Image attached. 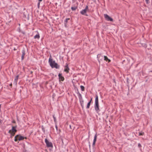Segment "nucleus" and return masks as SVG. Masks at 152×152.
<instances>
[{
    "label": "nucleus",
    "instance_id": "nucleus-24",
    "mask_svg": "<svg viewBox=\"0 0 152 152\" xmlns=\"http://www.w3.org/2000/svg\"><path fill=\"white\" fill-rule=\"evenodd\" d=\"M53 118L54 121L55 122V123H56V118L55 116V115H53Z\"/></svg>",
    "mask_w": 152,
    "mask_h": 152
},
{
    "label": "nucleus",
    "instance_id": "nucleus-15",
    "mask_svg": "<svg viewBox=\"0 0 152 152\" xmlns=\"http://www.w3.org/2000/svg\"><path fill=\"white\" fill-rule=\"evenodd\" d=\"M92 100V98H91L90 100V101L88 103L87 106H86V108L87 109H88L90 107V106L91 105V102Z\"/></svg>",
    "mask_w": 152,
    "mask_h": 152
},
{
    "label": "nucleus",
    "instance_id": "nucleus-30",
    "mask_svg": "<svg viewBox=\"0 0 152 152\" xmlns=\"http://www.w3.org/2000/svg\"><path fill=\"white\" fill-rule=\"evenodd\" d=\"M10 86L11 88L12 87V83L10 84Z\"/></svg>",
    "mask_w": 152,
    "mask_h": 152
},
{
    "label": "nucleus",
    "instance_id": "nucleus-19",
    "mask_svg": "<svg viewBox=\"0 0 152 152\" xmlns=\"http://www.w3.org/2000/svg\"><path fill=\"white\" fill-rule=\"evenodd\" d=\"M77 7V6L72 7H71V9L72 11H75L76 10Z\"/></svg>",
    "mask_w": 152,
    "mask_h": 152
},
{
    "label": "nucleus",
    "instance_id": "nucleus-26",
    "mask_svg": "<svg viewBox=\"0 0 152 152\" xmlns=\"http://www.w3.org/2000/svg\"><path fill=\"white\" fill-rule=\"evenodd\" d=\"M138 146L139 148L141 147V144L140 143H138Z\"/></svg>",
    "mask_w": 152,
    "mask_h": 152
},
{
    "label": "nucleus",
    "instance_id": "nucleus-12",
    "mask_svg": "<svg viewBox=\"0 0 152 152\" xmlns=\"http://www.w3.org/2000/svg\"><path fill=\"white\" fill-rule=\"evenodd\" d=\"M16 128V126H12V129L11 130H12V132L14 133H15L17 132V130Z\"/></svg>",
    "mask_w": 152,
    "mask_h": 152
},
{
    "label": "nucleus",
    "instance_id": "nucleus-1",
    "mask_svg": "<svg viewBox=\"0 0 152 152\" xmlns=\"http://www.w3.org/2000/svg\"><path fill=\"white\" fill-rule=\"evenodd\" d=\"M48 63L50 66L52 68H55L56 69H59L60 68V65L50 58H49V59Z\"/></svg>",
    "mask_w": 152,
    "mask_h": 152
},
{
    "label": "nucleus",
    "instance_id": "nucleus-2",
    "mask_svg": "<svg viewBox=\"0 0 152 152\" xmlns=\"http://www.w3.org/2000/svg\"><path fill=\"white\" fill-rule=\"evenodd\" d=\"M95 110L98 113L99 111V108L98 97L97 95H96L95 99V105H94Z\"/></svg>",
    "mask_w": 152,
    "mask_h": 152
},
{
    "label": "nucleus",
    "instance_id": "nucleus-11",
    "mask_svg": "<svg viewBox=\"0 0 152 152\" xmlns=\"http://www.w3.org/2000/svg\"><path fill=\"white\" fill-rule=\"evenodd\" d=\"M22 56H21V60H23L24 58V56L25 55V51L24 50H22Z\"/></svg>",
    "mask_w": 152,
    "mask_h": 152
},
{
    "label": "nucleus",
    "instance_id": "nucleus-22",
    "mask_svg": "<svg viewBox=\"0 0 152 152\" xmlns=\"http://www.w3.org/2000/svg\"><path fill=\"white\" fill-rule=\"evenodd\" d=\"M144 132H142V131H141V132H140L139 133V136H142L144 135Z\"/></svg>",
    "mask_w": 152,
    "mask_h": 152
},
{
    "label": "nucleus",
    "instance_id": "nucleus-5",
    "mask_svg": "<svg viewBox=\"0 0 152 152\" xmlns=\"http://www.w3.org/2000/svg\"><path fill=\"white\" fill-rule=\"evenodd\" d=\"M104 17L105 20L107 21H113V20L112 18L108 15L107 14H104Z\"/></svg>",
    "mask_w": 152,
    "mask_h": 152
},
{
    "label": "nucleus",
    "instance_id": "nucleus-33",
    "mask_svg": "<svg viewBox=\"0 0 152 152\" xmlns=\"http://www.w3.org/2000/svg\"><path fill=\"white\" fill-rule=\"evenodd\" d=\"M1 105L0 104V108H1Z\"/></svg>",
    "mask_w": 152,
    "mask_h": 152
},
{
    "label": "nucleus",
    "instance_id": "nucleus-10",
    "mask_svg": "<svg viewBox=\"0 0 152 152\" xmlns=\"http://www.w3.org/2000/svg\"><path fill=\"white\" fill-rule=\"evenodd\" d=\"M97 137V134H95V135H94V140H93V144H92V145L93 146H94L95 145V144L96 142V140Z\"/></svg>",
    "mask_w": 152,
    "mask_h": 152
},
{
    "label": "nucleus",
    "instance_id": "nucleus-18",
    "mask_svg": "<svg viewBox=\"0 0 152 152\" xmlns=\"http://www.w3.org/2000/svg\"><path fill=\"white\" fill-rule=\"evenodd\" d=\"M8 132L11 134V136H14L15 133L12 132L11 130H9Z\"/></svg>",
    "mask_w": 152,
    "mask_h": 152
},
{
    "label": "nucleus",
    "instance_id": "nucleus-25",
    "mask_svg": "<svg viewBox=\"0 0 152 152\" xmlns=\"http://www.w3.org/2000/svg\"><path fill=\"white\" fill-rule=\"evenodd\" d=\"M69 18H66L65 20H64V22H65L66 23H67V20H69Z\"/></svg>",
    "mask_w": 152,
    "mask_h": 152
},
{
    "label": "nucleus",
    "instance_id": "nucleus-29",
    "mask_svg": "<svg viewBox=\"0 0 152 152\" xmlns=\"http://www.w3.org/2000/svg\"><path fill=\"white\" fill-rule=\"evenodd\" d=\"M38 7H39V5H40V2H39L38 3Z\"/></svg>",
    "mask_w": 152,
    "mask_h": 152
},
{
    "label": "nucleus",
    "instance_id": "nucleus-21",
    "mask_svg": "<svg viewBox=\"0 0 152 152\" xmlns=\"http://www.w3.org/2000/svg\"><path fill=\"white\" fill-rule=\"evenodd\" d=\"M19 136V135H16L15 137V140H14L15 141V142H16L17 140H18V139H17V138Z\"/></svg>",
    "mask_w": 152,
    "mask_h": 152
},
{
    "label": "nucleus",
    "instance_id": "nucleus-31",
    "mask_svg": "<svg viewBox=\"0 0 152 152\" xmlns=\"http://www.w3.org/2000/svg\"><path fill=\"white\" fill-rule=\"evenodd\" d=\"M40 2L42 0H38Z\"/></svg>",
    "mask_w": 152,
    "mask_h": 152
},
{
    "label": "nucleus",
    "instance_id": "nucleus-32",
    "mask_svg": "<svg viewBox=\"0 0 152 152\" xmlns=\"http://www.w3.org/2000/svg\"><path fill=\"white\" fill-rule=\"evenodd\" d=\"M16 50V49L15 48L14 49V50Z\"/></svg>",
    "mask_w": 152,
    "mask_h": 152
},
{
    "label": "nucleus",
    "instance_id": "nucleus-7",
    "mask_svg": "<svg viewBox=\"0 0 152 152\" xmlns=\"http://www.w3.org/2000/svg\"><path fill=\"white\" fill-rule=\"evenodd\" d=\"M69 69L68 66V64L67 63L66 64V65L64 66V71L66 73H67L69 72Z\"/></svg>",
    "mask_w": 152,
    "mask_h": 152
},
{
    "label": "nucleus",
    "instance_id": "nucleus-28",
    "mask_svg": "<svg viewBox=\"0 0 152 152\" xmlns=\"http://www.w3.org/2000/svg\"><path fill=\"white\" fill-rule=\"evenodd\" d=\"M147 4L148 3L149 0H145Z\"/></svg>",
    "mask_w": 152,
    "mask_h": 152
},
{
    "label": "nucleus",
    "instance_id": "nucleus-14",
    "mask_svg": "<svg viewBox=\"0 0 152 152\" xmlns=\"http://www.w3.org/2000/svg\"><path fill=\"white\" fill-rule=\"evenodd\" d=\"M104 60H105L106 61H108V62H109L110 61V60L106 56H104Z\"/></svg>",
    "mask_w": 152,
    "mask_h": 152
},
{
    "label": "nucleus",
    "instance_id": "nucleus-27",
    "mask_svg": "<svg viewBox=\"0 0 152 152\" xmlns=\"http://www.w3.org/2000/svg\"><path fill=\"white\" fill-rule=\"evenodd\" d=\"M55 127L57 131L58 130V127L57 125H55Z\"/></svg>",
    "mask_w": 152,
    "mask_h": 152
},
{
    "label": "nucleus",
    "instance_id": "nucleus-3",
    "mask_svg": "<svg viewBox=\"0 0 152 152\" xmlns=\"http://www.w3.org/2000/svg\"><path fill=\"white\" fill-rule=\"evenodd\" d=\"M88 10V6H86L85 8L80 12V13L82 15H86L87 16V15L86 14V13L87 12V11Z\"/></svg>",
    "mask_w": 152,
    "mask_h": 152
},
{
    "label": "nucleus",
    "instance_id": "nucleus-6",
    "mask_svg": "<svg viewBox=\"0 0 152 152\" xmlns=\"http://www.w3.org/2000/svg\"><path fill=\"white\" fill-rule=\"evenodd\" d=\"M104 57V56H102L101 54H98L97 55V58L99 64L100 63V61L103 59Z\"/></svg>",
    "mask_w": 152,
    "mask_h": 152
},
{
    "label": "nucleus",
    "instance_id": "nucleus-9",
    "mask_svg": "<svg viewBox=\"0 0 152 152\" xmlns=\"http://www.w3.org/2000/svg\"><path fill=\"white\" fill-rule=\"evenodd\" d=\"M77 94L80 102H81V101H83L81 94L79 92H78Z\"/></svg>",
    "mask_w": 152,
    "mask_h": 152
},
{
    "label": "nucleus",
    "instance_id": "nucleus-23",
    "mask_svg": "<svg viewBox=\"0 0 152 152\" xmlns=\"http://www.w3.org/2000/svg\"><path fill=\"white\" fill-rule=\"evenodd\" d=\"M83 101H81V102H80V104L81 106V107L82 108L83 107Z\"/></svg>",
    "mask_w": 152,
    "mask_h": 152
},
{
    "label": "nucleus",
    "instance_id": "nucleus-16",
    "mask_svg": "<svg viewBox=\"0 0 152 152\" xmlns=\"http://www.w3.org/2000/svg\"><path fill=\"white\" fill-rule=\"evenodd\" d=\"M39 38H40V36H39V34L38 33L36 35H35L34 37V38L35 39H39Z\"/></svg>",
    "mask_w": 152,
    "mask_h": 152
},
{
    "label": "nucleus",
    "instance_id": "nucleus-4",
    "mask_svg": "<svg viewBox=\"0 0 152 152\" xmlns=\"http://www.w3.org/2000/svg\"><path fill=\"white\" fill-rule=\"evenodd\" d=\"M45 142L47 147L51 148L53 147V145L52 143L51 142H49L47 139H45Z\"/></svg>",
    "mask_w": 152,
    "mask_h": 152
},
{
    "label": "nucleus",
    "instance_id": "nucleus-20",
    "mask_svg": "<svg viewBox=\"0 0 152 152\" xmlns=\"http://www.w3.org/2000/svg\"><path fill=\"white\" fill-rule=\"evenodd\" d=\"M80 88L81 89V90L82 91H84L85 90L84 87L82 85L80 86Z\"/></svg>",
    "mask_w": 152,
    "mask_h": 152
},
{
    "label": "nucleus",
    "instance_id": "nucleus-17",
    "mask_svg": "<svg viewBox=\"0 0 152 152\" xmlns=\"http://www.w3.org/2000/svg\"><path fill=\"white\" fill-rule=\"evenodd\" d=\"M25 138H26V137H25L23 136H19V138H18V140L19 141H20V140H23Z\"/></svg>",
    "mask_w": 152,
    "mask_h": 152
},
{
    "label": "nucleus",
    "instance_id": "nucleus-13",
    "mask_svg": "<svg viewBox=\"0 0 152 152\" xmlns=\"http://www.w3.org/2000/svg\"><path fill=\"white\" fill-rule=\"evenodd\" d=\"M19 76L18 75L16 76L15 77L14 81V83H15V84H17V83L18 80V79Z\"/></svg>",
    "mask_w": 152,
    "mask_h": 152
},
{
    "label": "nucleus",
    "instance_id": "nucleus-8",
    "mask_svg": "<svg viewBox=\"0 0 152 152\" xmlns=\"http://www.w3.org/2000/svg\"><path fill=\"white\" fill-rule=\"evenodd\" d=\"M59 80L60 81H63L64 79V77L62 76L61 73H59L58 75Z\"/></svg>",
    "mask_w": 152,
    "mask_h": 152
}]
</instances>
